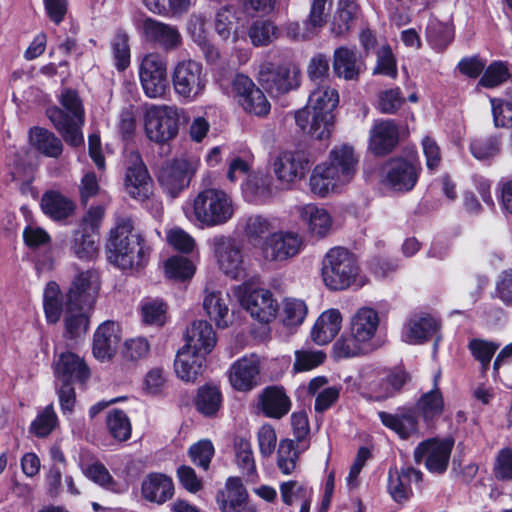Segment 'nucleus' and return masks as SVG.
<instances>
[{
  "mask_svg": "<svg viewBox=\"0 0 512 512\" xmlns=\"http://www.w3.org/2000/svg\"><path fill=\"white\" fill-rule=\"evenodd\" d=\"M359 155L353 146L340 144L334 146L327 159L317 164L310 176L311 191L326 197L331 193L341 192L351 183L358 171Z\"/></svg>",
  "mask_w": 512,
  "mask_h": 512,
  "instance_id": "obj_1",
  "label": "nucleus"
},
{
  "mask_svg": "<svg viewBox=\"0 0 512 512\" xmlns=\"http://www.w3.org/2000/svg\"><path fill=\"white\" fill-rule=\"evenodd\" d=\"M381 325L379 311L371 306H361L350 316L346 331L333 345L334 356L353 358L373 352Z\"/></svg>",
  "mask_w": 512,
  "mask_h": 512,
  "instance_id": "obj_2",
  "label": "nucleus"
},
{
  "mask_svg": "<svg viewBox=\"0 0 512 512\" xmlns=\"http://www.w3.org/2000/svg\"><path fill=\"white\" fill-rule=\"evenodd\" d=\"M338 102L336 89L325 85L318 86L310 93L306 106L296 111L297 126L313 138H330L334 128L333 111Z\"/></svg>",
  "mask_w": 512,
  "mask_h": 512,
  "instance_id": "obj_3",
  "label": "nucleus"
},
{
  "mask_svg": "<svg viewBox=\"0 0 512 512\" xmlns=\"http://www.w3.org/2000/svg\"><path fill=\"white\" fill-rule=\"evenodd\" d=\"M106 248L109 262L121 270L139 269L147 262L148 248L142 236L134 231L130 219L117 222Z\"/></svg>",
  "mask_w": 512,
  "mask_h": 512,
  "instance_id": "obj_4",
  "label": "nucleus"
},
{
  "mask_svg": "<svg viewBox=\"0 0 512 512\" xmlns=\"http://www.w3.org/2000/svg\"><path fill=\"white\" fill-rule=\"evenodd\" d=\"M185 216L205 227L222 226L236 212V204L230 194L219 188H205L183 207Z\"/></svg>",
  "mask_w": 512,
  "mask_h": 512,
  "instance_id": "obj_5",
  "label": "nucleus"
},
{
  "mask_svg": "<svg viewBox=\"0 0 512 512\" xmlns=\"http://www.w3.org/2000/svg\"><path fill=\"white\" fill-rule=\"evenodd\" d=\"M321 276L326 287L335 291L352 286L360 288L366 284L356 256L343 247H333L326 252L322 260Z\"/></svg>",
  "mask_w": 512,
  "mask_h": 512,
  "instance_id": "obj_6",
  "label": "nucleus"
},
{
  "mask_svg": "<svg viewBox=\"0 0 512 512\" xmlns=\"http://www.w3.org/2000/svg\"><path fill=\"white\" fill-rule=\"evenodd\" d=\"M43 306L46 320L51 324L57 323L64 312L65 337L76 339L88 331L87 312L92 308L63 302L60 287L56 282H49L46 285Z\"/></svg>",
  "mask_w": 512,
  "mask_h": 512,
  "instance_id": "obj_7",
  "label": "nucleus"
},
{
  "mask_svg": "<svg viewBox=\"0 0 512 512\" xmlns=\"http://www.w3.org/2000/svg\"><path fill=\"white\" fill-rule=\"evenodd\" d=\"M59 102L62 107L47 109V116L66 143L77 147L84 142L81 132L85 120L82 100L75 90L65 88L60 94Z\"/></svg>",
  "mask_w": 512,
  "mask_h": 512,
  "instance_id": "obj_8",
  "label": "nucleus"
},
{
  "mask_svg": "<svg viewBox=\"0 0 512 512\" xmlns=\"http://www.w3.org/2000/svg\"><path fill=\"white\" fill-rule=\"evenodd\" d=\"M170 75L174 94L182 102H195L205 94L209 79L201 62L180 59L173 64Z\"/></svg>",
  "mask_w": 512,
  "mask_h": 512,
  "instance_id": "obj_9",
  "label": "nucleus"
},
{
  "mask_svg": "<svg viewBox=\"0 0 512 512\" xmlns=\"http://www.w3.org/2000/svg\"><path fill=\"white\" fill-rule=\"evenodd\" d=\"M142 121L148 140L165 144L178 135L180 109L175 105L146 104Z\"/></svg>",
  "mask_w": 512,
  "mask_h": 512,
  "instance_id": "obj_10",
  "label": "nucleus"
},
{
  "mask_svg": "<svg viewBox=\"0 0 512 512\" xmlns=\"http://www.w3.org/2000/svg\"><path fill=\"white\" fill-rule=\"evenodd\" d=\"M138 75L142 90L150 99H163L169 93L167 58L159 52H149L139 62Z\"/></svg>",
  "mask_w": 512,
  "mask_h": 512,
  "instance_id": "obj_11",
  "label": "nucleus"
},
{
  "mask_svg": "<svg viewBox=\"0 0 512 512\" xmlns=\"http://www.w3.org/2000/svg\"><path fill=\"white\" fill-rule=\"evenodd\" d=\"M233 295L250 315L262 323H269L276 316L278 303L273 293L265 288H252L242 283L232 288Z\"/></svg>",
  "mask_w": 512,
  "mask_h": 512,
  "instance_id": "obj_12",
  "label": "nucleus"
},
{
  "mask_svg": "<svg viewBox=\"0 0 512 512\" xmlns=\"http://www.w3.org/2000/svg\"><path fill=\"white\" fill-rule=\"evenodd\" d=\"M209 243L218 266L224 274L233 279H242L246 276L242 247L236 239L218 235Z\"/></svg>",
  "mask_w": 512,
  "mask_h": 512,
  "instance_id": "obj_13",
  "label": "nucleus"
},
{
  "mask_svg": "<svg viewBox=\"0 0 512 512\" xmlns=\"http://www.w3.org/2000/svg\"><path fill=\"white\" fill-rule=\"evenodd\" d=\"M259 81L272 96H280L299 86V70L292 64L265 62L259 69Z\"/></svg>",
  "mask_w": 512,
  "mask_h": 512,
  "instance_id": "obj_14",
  "label": "nucleus"
},
{
  "mask_svg": "<svg viewBox=\"0 0 512 512\" xmlns=\"http://www.w3.org/2000/svg\"><path fill=\"white\" fill-rule=\"evenodd\" d=\"M195 171L196 165L193 162L185 158H176L162 165L157 178L163 191L171 198H175L189 186Z\"/></svg>",
  "mask_w": 512,
  "mask_h": 512,
  "instance_id": "obj_15",
  "label": "nucleus"
},
{
  "mask_svg": "<svg viewBox=\"0 0 512 512\" xmlns=\"http://www.w3.org/2000/svg\"><path fill=\"white\" fill-rule=\"evenodd\" d=\"M302 237L295 232L279 231L266 237L261 246L262 256L269 262H281L300 253Z\"/></svg>",
  "mask_w": 512,
  "mask_h": 512,
  "instance_id": "obj_16",
  "label": "nucleus"
},
{
  "mask_svg": "<svg viewBox=\"0 0 512 512\" xmlns=\"http://www.w3.org/2000/svg\"><path fill=\"white\" fill-rule=\"evenodd\" d=\"M309 163V157L304 151L285 150L275 156L272 168L278 181L290 185L305 176Z\"/></svg>",
  "mask_w": 512,
  "mask_h": 512,
  "instance_id": "obj_17",
  "label": "nucleus"
},
{
  "mask_svg": "<svg viewBox=\"0 0 512 512\" xmlns=\"http://www.w3.org/2000/svg\"><path fill=\"white\" fill-rule=\"evenodd\" d=\"M451 439H429L420 443L414 451L416 462L425 463L426 468L433 473L446 471L453 448Z\"/></svg>",
  "mask_w": 512,
  "mask_h": 512,
  "instance_id": "obj_18",
  "label": "nucleus"
},
{
  "mask_svg": "<svg viewBox=\"0 0 512 512\" xmlns=\"http://www.w3.org/2000/svg\"><path fill=\"white\" fill-rule=\"evenodd\" d=\"M232 90L246 112L256 116H266L269 113V101L249 77L243 74L236 75L232 82Z\"/></svg>",
  "mask_w": 512,
  "mask_h": 512,
  "instance_id": "obj_19",
  "label": "nucleus"
},
{
  "mask_svg": "<svg viewBox=\"0 0 512 512\" xmlns=\"http://www.w3.org/2000/svg\"><path fill=\"white\" fill-rule=\"evenodd\" d=\"M260 357L245 355L233 362L228 370V379L233 389L248 392L255 388L260 378Z\"/></svg>",
  "mask_w": 512,
  "mask_h": 512,
  "instance_id": "obj_20",
  "label": "nucleus"
},
{
  "mask_svg": "<svg viewBox=\"0 0 512 512\" xmlns=\"http://www.w3.org/2000/svg\"><path fill=\"white\" fill-rule=\"evenodd\" d=\"M100 290L99 275L94 270L80 272L72 281L65 301L82 307L93 308Z\"/></svg>",
  "mask_w": 512,
  "mask_h": 512,
  "instance_id": "obj_21",
  "label": "nucleus"
},
{
  "mask_svg": "<svg viewBox=\"0 0 512 512\" xmlns=\"http://www.w3.org/2000/svg\"><path fill=\"white\" fill-rule=\"evenodd\" d=\"M418 180L416 167L406 159L396 158L383 167V182L395 191H410Z\"/></svg>",
  "mask_w": 512,
  "mask_h": 512,
  "instance_id": "obj_22",
  "label": "nucleus"
},
{
  "mask_svg": "<svg viewBox=\"0 0 512 512\" xmlns=\"http://www.w3.org/2000/svg\"><path fill=\"white\" fill-rule=\"evenodd\" d=\"M141 31L147 41L158 44L166 51H173L182 45V36L176 26L153 18H145Z\"/></svg>",
  "mask_w": 512,
  "mask_h": 512,
  "instance_id": "obj_23",
  "label": "nucleus"
},
{
  "mask_svg": "<svg viewBox=\"0 0 512 512\" xmlns=\"http://www.w3.org/2000/svg\"><path fill=\"white\" fill-rule=\"evenodd\" d=\"M130 162L125 175V189L134 199L144 200L151 193L152 179L138 153L130 155Z\"/></svg>",
  "mask_w": 512,
  "mask_h": 512,
  "instance_id": "obj_24",
  "label": "nucleus"
},
{
  "mask_svg": "<svg viewBox=\"0 0 512 512\" xmlns=\"http://www.w3.org/2000/svg\"><path fill=\"white\" fill-rule=\"evenodd\" d=\"M54 374L63 383L84 382L90 376L89 368L83 358L74 352L59 354L54 361Z\"/></svg>",
  "mask_w": 512,
  "mask_h": 512,
  "instance_id": "obj_25",
  "label": "nucleus"
},
{
  "mask_svg": "<svg viewBox=\"0 0 512 512\" xmlns=\"http://www.w3.org/2000/svg\"><path fill=\"white\" fill-rule=\"evenodd\" d=\"M378 415L382 424L402 439L419 434L418 417L413 408H399L395 413L381 411Z\"/></svg>",
  "mask_w": 512,
  "mask_h": 512,
  "instance_id": "obj_26",
  "label": "nucleus"
},
{
  "mask_svg": "<svg viewBox=\"0 0 512 512\" xmlns=\"http://www.w3.org/2000/svg\"><path fill=\"white\" fill-rule=\"evenodd\" d=\"M174 483L170 476L151 472L147 474L141 483V495L148 502L162 505L174 495Z\"/></svg>",
  "mask_w": 512,
  "mask_h": 512,
  "instance_id": "obj_27",
  "label": "nucleus"
},
{
  "mask_svg": "<svg viewBox=\"0 0 512 512\" xmlns=\"http://www.w3.org/2000/svg\"><path fill=\"white\" fill-rule=\"evenodd\" d=\"M216 342V334L211 324L204 320H197L187 327L183 348L207 356L214 349Z\"/></svg>",
  "mask_w": 512,
  "mask_h": 512,
  "instance_id": "obj_28",
  "label": "nucleus"
},
{
  "mask_svg": "<svg viewBox=\"0 0 512 512\" xmlns=\"http://www.w3.org/2000/svg\"><path fill=\"white\" fill-rule=\"evenodd\" d=\"M422 480V473L412 467H403L400 470L390 469L388 474V492L394 501L405 502L412 496V483Z\"/></svg>",
  "mask_w": 512,
  "mask_h": 512,
  "instance_id": "obj_29",
  "label": "nucleus"
},
{
  "mask_svg": "<svg viewBox=\"0 0 512 512\" xmlns=\"http://www.w3.org/2000/svg\"><path fill=\"white\" fill-rule=\"evenodd\" d=\"M296 212L313 236L324 238L329 234L333 220L326 209L309 203L297 206Z\"/></svg>",
  "mask_w": 512,
  "mask_h": 512,
  "instance_id": "obj_30",
  "label": "nucleus"
},
{
  "mask_svg": "<svg viewBox=\"0 0 512 512\" xmlns=\"http://www.w3.org/2000/svg\"><path fill=\"white\" fill-rule=\"evenodd\" d=\"M332 67L334 74L345 80H357L365 69L357 51L346 46L335 49Z\"/></svg>",
  "mask_w": 512,
  "mask_h": 512,
  "instance_id": "obj_31",
  "label": "nucleus"
},
{
  "mask_svg": "<svg viewBox=\"0 0 512 512\" xmlns=\"http://www.w3.org/2000/svg\"><path fill=\"white\" fill-rule=\"evenodd\" d=\"M398 127L393 120L377 121L371 129L369 149L375 155H385L398 142Z\"/></svg>",
  "mask_w": 512,
  "mask_h": 512,
  "instance_id": "obj_32",
  "label": "nucleus"
},
{
  "mask_svg": "<svg viewBox=\"0 0 512 512\" xmlns=\"http://www.w3.org/2000/svg\"><path fill=\"white\" fill-rule=\"evenodd\" d=\"M120 341L119 326L113 321L102 323L94 333L93 354L97 359H110Z\"/></svg>",
  "mask_w": 512,
  "mask_h": 512,
  "instance_id": "obj_33",
  "label": "nucleus"
},
{
  "mask_svg": "<svg viewBox=\"0 0 512 512\" xmlns=\"http://www.w3.org/2000/svg\"><path fill=\"white\" fill-rule=\"evenodd\" d=\"M439 323L430 315H414L404 325L402 339L409 344H420L433 336Z\"/></svg>",
  "mask_w": 512,
  "mask_h": 512,
  "instance_id": "obj_34",
  "label": "nucleus"
},
{
  "mask_svg": "<svg viewBox=\"0 0 512 512\" xmlns=\"http://www.w3.org/2000/svg\"><path fill=\"white\" fill-rule=\"evenodd\" d=\"M206 356L188 348H181L174 361L176 375L185 382H194L202 374Z\"/></svg>",
  "mask_w": 512,
  "mask_h": 512,
  "instance_id": "obj_35",
  "label": "nucleus"
},
{
  "mask_svg": "<svg viewBox=\"0 0 512 512\" xmlns=\"http://www.w3.org/2000/svg\"><path fill=\"white\" fill-rule=\"evenodd\" d=\"M342 315L338 309H328L321 313L311 330V339L318 345L332 341L341 329Z\"/></svg>",
  "mask_w": 512,
  "mask_h": 512,
  "instance_id": "obj_36",
  "label": "nucleus"
},
{
  "mask_svg": "<svg viewBox=\"0 0 512 512\" xmlns=\"http://www.w3.org/2000/svg\"><path fill=\"white\" fill-rule=\"evenodd\" d=\"M247 500V491L237 477L228 478L225 489L217 494L223 512H240Z\"/></svg>",
  "mask_w": 512,
  "mask_h": 512,
  "instance_id": "obj_37",
  "label": "nucleus"
},
{
  "mask_svg": "<svg viewBox=\"0 0 512 512\" xmlns=\"http://www.w3.org/2000/svg\"><path fill=\"white\" fill-rule=\"evenodd\" d=\"M43 212L55 221H62L71 216L75 210L74 202L58 191H47L41 199Z\"/></svg>",
  "mask_w": 512,
  "mask_h": 512,
  "instance_id": "obj_38",
  "label": "nucleus"
},
{
  "mask_svg": "<svg viewBox=\"0 0 512 512\" xmlns=\"http://www.w3.org/2000/svg\"><path fill=\"white\" fill-rule=\"evenodd\" d=\"M261 406L266 416L282 418L291 407V402L283 388L268 387L261 395Z\"/></svg>",
  "mask_w": 512,
  "mask_h": 512,
  "instance_id": "obj_39",
  "label": "nucleus"
},
{
  "mask_svg": "<svg viewBox=\"0 0 512 512\" xmlns=\"http://www.w3.org/2000/svg\"><path fill=\"white\" fill-rule=\"evenodd\" d=\"M236 19V10L233 6H224L216 12L214 28L223 40L232 37V41L237 42L240 39L241 35Z\"/></svg>",
  "mask_w": 512,
  "mask_h": 512,
  "instance_id": "obj_40",
  "label": "nucleus"
},
{
  "mask_svg": "<svg viewBox=\"0 0 512 512\" xmlns=\"http://www.w3.org/2000/svg\"><path fill=\"white\" fill-rule=\"evenodd\" d=\"M30 142L39 152L57 158L62 153V143L52 132L39 127L30 130Z\"/></svg>",
  "mask_w": 512,
  "mask_h": 512,
  "instance_id": "obj_41",
  "label": "nucleus"
},
{
  "mask_svg": "<svg viewBox=\"0 0 512 512\" xmlns=\"http://www.w3.org/2000/svg\"><path fill=\"white\" fill-rule=\"evenodd\" d=\"M82 472L88 479L108 491L122 493L127 489L125 485L115 481L108 469L98 461L86 466L82 465Z\"/></svg>",
  "mask_w": 512,
  "mask_h": 512,
  "instance_id": "obj_42",
  "label": "nucleus"
},
{
  "mask_svg": "<svg viewBox=\"0 0 512 512\" xmlns=\"http://www.w3.org/2000/svg\"><path fill=\"white\" fill-rule=\"evenodd\" d=\"M472 155L480 161L490 160L499 155L501 151V135H480L470 142Z\"/></svg>",
  "mask_w": 512,
  "mask_h": 512,
  "instance_id": "obj_43",
  "label": "nucleus"
},
{
  "mask_svg": "<svg viewBox=\"0 0 512 512\" xmlns=\"http://www.w3.org/2000/svg\"><path fill=\"white\" fill-rule=\"evenodd\" d=\"M359 11L360 8L354 1L346 0L341 3L331 25L332 33L341 36L348 32L354 25Z\"/></svg>",
  "mask_w": 512,
  "mask_h": 512,
  "instance_id": "obj_44",
  "label": "nucleus"
},
{
  "mask_svg": "<svg viewBox=\"0 0 512 512\" xmlns=\"http://www.w3.org/2000/svg\"><path fill=\"white\" fill-rule=\"evenodd\" d=\"M417 409L427 423L439 417L444 410V399L441 391L435 387L423 394L417 402Z\"/></svg>",
  "mask_w": 512,
  "mask_h": 512,
  "instance_id": "obj_45",
  "label": "nucleus"
},
{
  "mask_svg": "<svg viewBox=\"0 0 512 512\" xmlns=\"http://www.w3.org/2000/svg\"><path fill=\"white\" fill-rule=\"evenodd\" d=\"M203 307L216 325L220 328L228 326L229 308L220 292H209L203 300Z\"/></svg>",
  "mask_w": 512,
  "mask_h": 512,
  "instance_id": "obj_46",
  "label": "nucleus"
},
{
  "mask_svg": "<svg viewBox=\"0 0 512 512\" xmlns=\"http://www.w3.org/2000/svg\"><path fill=\"white\" fill-rule=\"evenodd\" d=\"M453 28L448 23L430 19L426 28V39L435 50H443L452 41Z\"/></svg>",
  "mask_w": 512,
  "mask_h": 512,
  "instance_id": "obj_47",
  "label": "nucleus"
},
{
  "mask_svg": "<svg viewBox=\"0 0 512 512\" xmlns=\"http://www.w3.org/2000/svg\"><path fill=\"white\" fill-rule=\"evenodd\" d=\"M222 404V394L218 387L206 385L198 389L196 407L206 416H213Z\"/></svg>",
  "mask_w": 512,
  "mask_h": 512,
  "instance_id": "obj_48",
  "label": "nucleus"
},
{
  "mask_svg": "<svg viewBox=\"0 0 512 512\" xmlns=\"http://www.w3.org/2000/svg\"><path fill=\"white\" fill-rule=\"evenodd\" d=\"M293 491H295L301 499L299 512H309L313 496L312 489L296 481L282 483L280 486L281 497L283 502L289 506L294 504V499L292 498Z\"/></svg>",
  "mask_w": 512,
  "mask_h": 512,
  "instance_id": "obj_49",
  "label": "nucleus"
},
{
  "mask_svg": "<svg viewBox=\"0 0 512 512\" xmlns=\"http://www.w3.org/2000/svg\"><path fill=\"white\" fill-rule=\"evenodd\" d=\"M235 453L237 465L242 473L254 481L256 477V464L251 443L244 438H239L235 442Z\"/></svg>",
  "mask_w": 512,
  "mask_h": 512,
  "instance_id": "obj_50",
  "label": "nucleus"
},
{
  "mask_svg": "<svg viewBox=\"0 0 512 512\" xmlns=\"http://www.w3.org/2000/svg\"><path fill=\"white\" fill-rule=\"evenodd\" d=\"M248 35L254 46H266L277 39L278 28L269 20H256L251 24Z\"/></svg>",
  "mask_w": 512,
  "mask_h": 512,
  "instance_id": "obj_51",
  "label": "nucleus"
},
{
  "mask_svg": "<svg viewBox=\"0 0 512 512\" xmlns=\"http://www.w3.org/2000/svg\"><path fill=\"white\" fill-rule=\"evenodd\" d=\"M307 312L308 307L303 300L296 298H286L282 305V321L285 326H299L306 318Z\"/></svg>",
  "mask_w": 512,
  "mask_h": 512,
  "instance_id": "obj_52",
  "label": "nucleus"
},
{
  "mask_svg": "<svg viewBox=\"0 0 512 512\" xmlns=\"http://www.w3.org/2000/svg\"><path fill=\"white\" fill-rule=\"evenodd\" d=\"M71 249L81 260H90L97 254L95 240L86 228H79L74 232Z\"/></svg>",
  "mask_w": 512,
  "mask_h": 512,
  "instance_id": "obj_53",
  "label": "nucleus"
},
{
  "mask_svg": "<svg viewBox=\"0 0 512 512\" xmlns=\"http://www.w3.org/2000/svg\"><path fill=\"white\" fill-rule=\"evenodd\" d=\"M106 425L110 435L118 441H126L131 436V423L126 413L113 409L107 415Z\"/></svg>",
  "mask_w": 512,
  "mask_h": 512,
  "instance_id": "obj_54",
  "label": "nucleus"
},
{
  "mask_svg": "<svg viewBox=\"0 0 512 512\" xmlns=\"http://www.w3.org/2000/svg\"><path fill=\"white\" fill-rule=\"evenodd\" d=\"M294 356L293 371L297 373L317 368L326 358L323 351L306 347L296 350Z\"/></svg>",
  "mask_w": 512,
  "mask_h": 512,
  "instance_id": "obj_55",
  "label": "nucleus"
},
{
  "mask_svg": "<svg viewBox=\"0 0 512 512\" xmlns=\"http://www.w3.org/2000/svg\"><path fill=\"white\" fill-rule=\"evenodd\" d=\"M58 417L53 405L46 406L30 425V432L36 437L43 438L48 436L57 426Z\"/></svg>",
  "mask_w": 512,
  "mask_h": 512,
  "instance_id": "obj_56",
  "label": "nucleus"
},
{
  "mask_svg": "<svg viewBox=\"0 0 512 512\" xmlns=\"http://www.w3.org/2000/svg\"><path fill=\"white\" fill-rule=\"evenodd\" d=\"M238 227L250 239L262 238L272 229L271 222L261 215H250L241 218Z\"/></svg>",
  "mask_w": 512,
  "mask_h": 512,
  "instance_id": "obj_57",
  "label": "nucleus"
},
{
  "mask_svg": "<svg viewBox=\"0 0 512 512\" xmlns=\"http://www.w3.org/2000/svg\"><path fill=\"white\" fill-rule=\"evenodd\" d=\"M299 452L294 446V442L289 439L280 441L277 453V466L284 475H290L296 469Z\"/></svg>",
  "mask_w": 512,
  "mask_h": 512,
  "instance_id": "obj_58",
  "label": "nucleus"
},
{
  "mask_svg": "<svg viewBox=\"0 0 512 512\" xmlns=\"http://www.w3.org/2000/svg\"><path fill=\"white\" fill-rule=\"evenodd\" d=\"M410 380V376L403 370H395L384 378L376 390L378 399H386L398 392Z\"/></svg>",
  "mask_w": 512,
  "mask_h": 512,
  "instance_id": "obj_59",
  "label": "nucleus"
},
{
  "mask_svg": "<svg viewBox=\"0 0 512 512\" xmlns=\"http://www.w3.org/2000/svg\"><path fill=\"white\" fill-rule=\"evenodd\" d=\"M214 453V445L208 439H202L194 443L188 450L191 461L203 470H208Z\"/></svg>",
  "mask_w": 512,
  "mask_h": 512,
  "instance_id": "obj_60",
  "label": "nucleus"
},
{
  "mask_svg": "<svg viewBox=\"0 0 512 512\" xmlns=\"http://www.w3.org/2000/svg\"><path fill=\"white\" fill-rule=\"evenodd\" d=\"M166 304L159 299H148L141 305L143 322L149 325L161 326L166 320Z\"/></svg>",
  "mask_w": 512,
  "mask_h": 512,
  "instance_id": "obj_61",
  "label": "nucleus"
},
{
  "mask_svg": "<svg viewBox=\"0 0 512 512\" xmlns=\"http://www.w3.org/2000/svg\"><path fill=\"white\" fill-rule=\"evenodd\" d=\"M468 347L473 357L480 362L482 371L486 372L499 345L483 339H473Z\"/></svg>",
  "mask_w": 512,
  "mask_h": 512,
  "instance_id": "obj_62",
  "label": "nucleus"
},
{
  "mask_svg": "<svg viewBox=\"0 0 512 512\" xmlns=\"http://www.w3.org/2000/svg\"><path fill=\"white\" fill-rule=\"evenodd\" d=\"M195 272L193 263L185 257L173 256L165 262V274L168 278L184 280Z\"/></svg>",
  "mask_w": 512,
  "mask_h": 512,
  "instance_id": "obj_63",
  "label": "nucleus"
},
{
  "mask_svg": "<svg viewBox=\"0 0 512 512\" xmlns=\"http://www.w3.org/2000/svg\"><path fill=\"white\" fill-rule=\"evenodd\" d=\"M493 296L512 307V269L503 270L498 275Z\"/></svg>",
  "mask_w": 512,
  "mask_h": 512,
  "instance_id": "obj_64",
  "label": "nucleus"
}]
</instances>
